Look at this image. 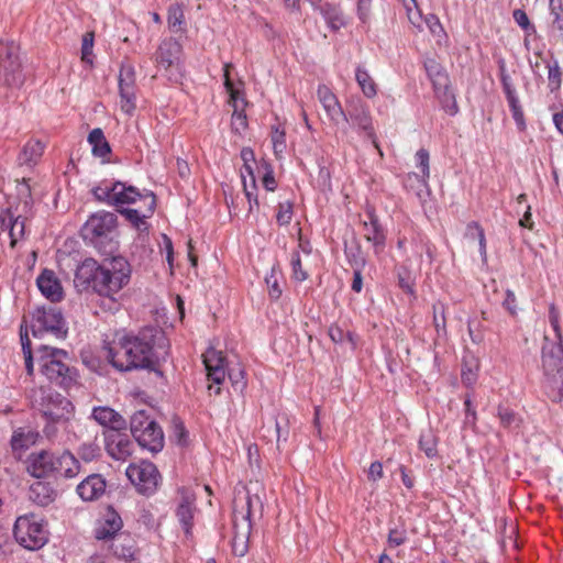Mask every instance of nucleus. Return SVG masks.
Masks as SVG:
<instances>
[{"label":"nucleus","mask_w":563,"mask_h":563,"mask_svg":"<svg viewBox=\"0 0 563 563\" xmlns=\"http://www.w3.org/2000/svg\"><path fill=\"white\" fill-rule=\"evenodd\" d=\"M158 334L156 330L145 329L135 335H122L103 347L104 357L121 372L152 369L162 357L161 352L155 347L156 341L164 339Z\"/></svg>","instance_id":"f257e3e1"},{"label":"nucleus","mask_w":563,"mask_h":563,"mask_svg":"<svg viewBox=\"0 0 563 563\" xmlns=\"http://www.w3.org/2000/svg\"><path fill=\"white\" fill-rule=\"evenodd\" d=\"M27 399L31 407L44 418L43 433L48 440L59 439V426L67 433L66 441L76 440L74 430L78 422L74 419L75 406L68 398L49 388L38 387L29 391Z\"/></svg>","instance_id":"f03ea898"},{"label":"nucleus","mask_w":563,"mask_h":563,"mask_svg":"<svg viewBox=\"0 0 563 563\" xmlns=\"http://www.w3.org/2000/svg\"><path fill=\"white\" fill-rule=\"evenodd\" d=\"M131 265L123 256H113L102 262L99 279L95 284V292L114 299L131 279Z\"/></svg>","instance_id":"7ed1b4c3"},{"label":"nucleus","mask_w":563,"mask_h":563,"mask_svg":"<svg viewBox=\"0 0 563 563\" xmlns=\"http://www.w3.org/2000/svg\"><path fill=\"white\" fill-rule=\"evenodd\" d=\"M118 217L110 211H98L91 214L81 228V236L100 253H111L115 246L113 233Z\"/></svg>","instance_id":"20e7f679"},{"label":"nucleus","mask_w":563,"mask_h":563,"mask_svg":"<svg viewBox=\"0 0 563 563\" xmlns=\"http://www.w3.org/2000/svg\"><path fill=\"white\" fill-rule=\"evenodd\" d=\"M65 350L42 345L36 350V361L41 373L51 382L68 387L74 380L73 369L65 363Z\"/></svg>","instance_id":"39448f33"},{"label":"nucleus","mask_w":563,"mask_h":563,"mask_svg":"<svg viewBox=\"0 0 563 563\" xmlns=\"http://www.w3.org/2000/svg\"><path fill=\"white\" fill-rule=\"evenodd\" d=\"M549 321L554 330L555 338L561 341L560 312L554 305L549 307ZM542 366L544 374L552 385L563 380V346L561 342L544 345L542 349Z\"/></svg>","instance_id":"423d86ee"},{"label":"nucleus","mask_w":563,"mask_h":563,"mask_svg":"<svg viewBox=\"0 0 563 563\" xmlns=\"http://www.w3.org/2000/svg\"><path fill=\"white\" fill-rule=\"evenodd\" d=\"M91 192L99 202L117 208L141 202L144 194L126 183L108 179L100 181Z\"/></svg>","instance_id":"0eeeda50"},{"label":"nucleus","mask_w":563,"mask_h":563,"mask_svg":"<svg viewBox=\"0 0 563 563\" xmlns=\"http://www.w3.org/2000/svg\"><path fill=\"white\" fill-rule=\"evenodd\" d=\"M251 508L252 497L250 495L241 499H235L234 501L233 537L231 545L233 554L240 558L244 556L249 551L252 531Z\"/></svg>","instance_id":"6e6552de"},{"label":"nucleus","mask_w":563,"mask_h":563,"mask_svg":"<svg viewBox=\"0 0 563 563\" xmlns=\"http://www.w3.org/2000/svg\"><path fill=\"white\" fill-rule=\"evenodd\" d=\"M130 428L132 435L143 449L157 453L164 448L162 428L145 411H137L131 417Z\"/></svg>","instance_id":"1a4fd4ad"},{"label":"nucleus","mask_w":563,"mask_h":563,"mask_svg":"<svg viewBox=\"0 0 563 563\" xmlns=\"http://www.w3.org/2000/svg\"><path fill=\"white\" fill-rule=\"evenodd\" d=\"M15 540L27 550H38L48 540L47 531L35 515H24L16 519L14 525Z\"/></svg>","instance_id":"9d476101"},{"label":"nucleus","mask_w":563,"mask_h":563,"mask_svg":"<svg viewBox=\"0 0 563 563\" xmlns=\"http://www.w3.org/2000/svg\"><path fill=\"white\" fill-rule=\"evenodd\" d=\"M24 81L20 48L14 42L0 48V82L7 87H20Z\"/></svg>","instance_id":"9b49d317"},{"label":"nucleus","mask_w":563,"mask_h":563,"mask_svg":"<svg viewBox=\"0 0 563 563\" xmlns=\"http://www.w3.org/2000/svg\"><path fill=\"white\" fill-rule=\"evenodd\" d=\"M31 329L35 338L52 334L57 339H63L67 333L63 314L54 308L35 309L32 313Z\"/></svg>","instance_id":"f8f14e48"},{"label":"nucleus","mask_w":563,"mask_h":563,"mask_svg":"<svg viewBox=\"0 0 563 563\" xmlns=\"http://www.w3.org/2000/svg\"><path fill=\"white\" fill-rule=\"evenodd\" d=\"M125 474L137 493L144 496L153 495L158 488L161 474L151 462L142 461L137 464H131L128 466Z\"/></svg>","instance_id":"ddd939ff"},{"label":"nucleus","mask_w":563,"mask_h":563,"mask_svg":"<svg viewBox=\"0 0 563 563\" xmlns=\"http://www.w3.org/2000/svg\"><path fill=\"white\" fill-rule=\"evenodd\" d=\"M181 52V45L175 38L162 41L154 55L156 67L164 70L169 77L179 73Z\"/></svg>","instance_id":"4468645a"},{"label":"nucleus","mask_w":563,"mask_h":563,"mask_svg":"<svg viewBox=\"0 0 563 563\" xmlns=\"http://www.w3.org/2000/svg\"><path fill=\"white\" fill-rule=\"evenodd\" d=\"M140 203L141 206L137 208H126L119 211L140 233H143L148 230L146 219L154 213L156 197L152 191H144Z\"/></svg>","instance_id":"2eb2a0df"},{"label":"nucleus","mask_w":563,"mask_h":563,"mask_svg":"<svg viewBox=\"0 0 563 563\" xmlns=\"http://www.w3.org/2000/svg\"><path fill=\"white\" fill-rule=\"evenodd\" d=\"M55 453L46 450L32 452L26 459V471L35 478H45L54 475Z\"/></svg>","instance_id":"dca6fc26"},{"label":"nucleus","mask_w":563,"mask_h":563,"mask_svg":"<svg viewBox=\"0 0 563 563\" xmlns=\"http://www.w3.org/2000/svg\"><path fill=\"white\" fill-rule=\"evenodd\" d=\"M347 121H351L353 126L363 131L369 139H374V128L369 108L361 100L356 99L347 103Z\"/></svg>","instance_id":"f3484780"},{"label":"nucleus","mask_w":563,"mask_h":563,"mask_svg":"<svg viewBox=\"0 0 563 563\" xmlns=\"http://www.w3.org/2000/svg\"><path fill=\"white\" fill-rule=\"evenodd\" d=\"M100 267L101 264L93 258L84 260L75 271V287L79 291H85L90 288L95 291V284L100 275Z\"/></svg>","instance_id":"a211bd4d"},{"label":"nucleus","mask_w":563,"mask_h":563,"mask_svg":"<svg viewBox=\"0 0 563 563\" xmlns=\"http://www.w3.org/2000/svg\"><path fill=\"white\" fill-rule=\"evenodd\" d=\"M180 494V500L176 508V517L183 527L185 533L187 536L191 534V529L194 527V517L196 514V497L195 495L185 489L181 488L178 490Z\"/></svg>","instance_id":"6ab92c4d"},{"label":"nucleus","mask_w":563,"mask_h":563,"mask_svg":"<svg viewBox=\"0 0 563 563\" xmlns=\"http://www.w3.org/2000/svg\"><path fill=\"white\" fill-rule=\"evenodd\" d=\"M317 96L329 119L334 124H339L341 121H347L346 113L343 111L336 96L328 86L320 85L317 89Z\"/></svg>","instance_id":"aec40b11"},{"label":"nucleus","mask_w":563,"mask_h":563,"mask_svg":"<svg viewBox=\"0 0 563 563\" xmlns=\"http://www.w3.org/2000/svg\"><path fill=\"white\" fill-rule=\"evenodd\" d=\"M367 220L363 221L364 236L372 243L376 254L380 253L386 243V234L373 209L366 211Z\"/></svg>","instance_id":"412c9836"},{"label":"nucleus","mask_w":563,"mask_h":563,"mask_svg":"<svg viewBox=\"0 0 563 563\" xmlns=\"http://www.w3.org/2000/svg\"><path fill=\"white\" fill-rule=\"evenodd\" d=\"M36 285L41 294L52 302H58L64 297L60 280L51 269H44L36 278Z\"/></svg>","instance_id":"4be33fe9"},{"label":"nucleus","mask_w":563,"mask_h":563,"mask_svg":"<svg viewBox=\"0 0 563 563\" xmlns=\"http://www.w3.org/2000/svg\"><path fill=\"white\" fill-rule=\"evenodd\" d=\"M107 482L100 474H90L76 487L78 496L85 501H93L104 495Z\"/></svg>","instance_id":"5701e85b"},{"label":"nucleus","mask_w":563,"mask_h":563,"mask_svg":"<svg viewBox=\"0 0 563 563\" xmlns=\"http://www.w3.org/2000/svg\"><path fill=\"white\" fill-rule=\"evenodd\" d=\"M202 361L207 371V376L214 384L220 385L227 375L224 367V357L220 351L209 347L202 355Z\"/></svg>","instance_id":"b1692460"},{"label":"nucleus","mask_w":563,"mask_h":563,"mask_svg":"<svg viewBox=\"0 0 563 563\" xmlns=\"http://www.w3.org/2000/svg\"><path fill=\"white\" fill-rule=\"evenodd\" d=\"M104 441L108 454L114 460L124 461L132 453L133 443L124 434L106 432Z\"/></svg>","instance_id":"393cba45"},{"label":"nucleus","mask_w":563,"mask_h":563,"mask_svg":"<svg viewBox=\"0 0 563 563\" xmlns=\"http://www.w3.org/2000/svg\"><path fill=\"white\" fill-rule=\"evenodd\" d=\"M90 418L98 424L111 429V432L122 430L126 426L125 419L108 406L93 407Z\"/></svg>","instance_id":"a878e982"},{"label":"nucleus","mask_w":563,"mask_h":563,"mask_svg":"<svg viewBox=\"0 0 563 563\" xmlns=\"http://www.w3.org/2000/svg\"><path fill=\"white\" fill-rule=\"evenodd\" d=\"M122 526L120 515L113 508L109 507L96 527L95 536L98 540L111 539L121 530Z\"/></svg>","instance_id":"bb28decb"},{"label":"nucleus","mask_w":563,"mask_h":563,"mask_svg":"<svg viewBox=\"0 0 563 563\" xmlns=\"http://www.w3.org/2000/svg\"><path fill=\"white\" fill-rule=\"evenodd\" d=\"M0 222L2 230L8 231L10 244L13 247L24 236L25 220L21 216H15L11 209H7L1 212Z\"/></svg>","instance_id":"cd10ccee"},{"label":"nucleus","mask_w":563,"mask_h":563,"mask_svg":"<svg viewBox=\"0 0 563 563\" xmlns=\"http://www.w3.org/2000/svg\"><path fill=\"white\" fill-rule=\"evenodd\" d=\"M55 467L54 475L64 478H74L81 470L78 459L70 451L55 454Z\"/></svg>","instance_id":"c85d7f7f"},{"label":"nucleus","mask_w":563,"mask_h":563,"mask_svg":"<svg viewBox=\"0 0 563 563\" xmlns=\"http://www.w3.org/2000/svg\"><path fill=\"white\" fill-rule=\"evenodd\" d=\"M56 496V490L46 482H35L29 488L30 500L42 507L51 505Z\"/></svg>","instance_id":"c756f323"},{"label":"nucleus","mask_w":563,"mask_h":563,"mask_svg":"<svg viewBox=\"0 0 563 563\" xmlns=\"http://www.w3.org/2000/svg\"><path fill=\"white\" fill-rule=\"evenodd\" d=\"M355 80L364 97H366L367 99H373L377 96V85L374 78L371 76V74L364 66H356Z\"/></svg>","instance_id":"7c9ffc66"},{"label":"nucleus","mask_w":563,"mask_h":563,"mask_svg":"<svg viewBox=\"0 0 563 563\" xmlns=\"http://www.w3.org/2000/svg\"><path fill=\"white\" fill-rule=\"evenodd\" d=\"M37 439V433L26 430L24 428H18L13 431L11 437V448L14 452H23L32 446Z\"/></svg>","instance_id":"2f4dec72"},{"label":"nucleus","mask_w":563,"mask_h":563,"mask_svg":"<svg viewBox=\"0 0 563 563\" xmlns=\"http://www.w3.org/2000/svg\"><path fill=\"white\" fill-rule=\"evenodd\" d=\"M88 143L91 145L93 156L106 158L110 153L111 148L106 140L103 131L99 128L93 129L88 135Z\"/></svg>","instance_id":"473e14b6"},{"label":"nucleus","mask_w":563,"mask_h":563,"mask_svg":"<svg viewBox=\"0 0 563 563\" xmlns=\"http://www.w3.org/2000/svg\"><path fill=\"white\" fill-rule=\"evenodd\" d=\"M426 70L428 74V77L432 81L433 89L440 90L442 87L448 86L449 84V77L441 67L440 64H438L435 60L430 59L426 63Z\"/></svg>","instance_id":"72a5a7b5"},{"label":"nucleus","mask_w":563,"mask_h":563,"mask_svg":"<svg viewBox=\"0 0 563 563\" xmlns=\"http://www.w3.org/2000/svg\"><path fill=\"white\" fill-rule=\"evenodd\" d=\"M43 152L44 144L38 140H31L24 145L19 161L21 164H34L42 156Z\"/></svg>","instance_id":"f704fd0d"},{"label":"nucleus","mask_w":563,"mask_h":563,"mask_svg":"<svg viewBox=\"0 0 563 563\" xmlns=\"http://www.w3.org/2000/svg\"><path fill=\"white\" fill-rule=\"evenodd\" d=\"M434 93L445 112H448L450 115H455L457 113L459 107L455 100V96L450 89L449 85L442 87L440 90H434Z\"/></svg>","instance_id":"c9c22d12"},{"label":"nucleus","mask_w":563,"mask_h":563,"mask_svg":"<svg viewBox=\"0 0 563 563\" xmlns=\"http://www.w3.org/2000/svg\"><path fill=\"white\" fill-rule=\"evenodd\" d=\"M437 442V437L428 429L420 434L419 448L429 459H433L438 455Z\"/></svg>","instance_id":"e433bc0d"},{"label":"nucleus","mask_w":563,"mask_h":563,"mask_svg":"<svg viewBox=\"0 0 563 563\" xmlns=\"http://www.w3.org/2000/svg\"><path fill=\"white\" fill-rule=\"evenodd\" d=\"M231 64H224L223 67V78H224V87L227 92L229 93V103L235 109V107L240 108L239 102L244 103L243 99L240 98V90L236 89L230 78V68Z\"/></svg>","instance_id":"4c0bfd02"},{"label":"nucleus","mask_w":563,"mask_h":563,"mask_svg":"<svg viewBox=\"0 0 563 563\" xmlns=\"http://www.w3.org/2000/svg\"><path fill=\"white\" fill-rule=\"evenodd\" d=\"M407 12L408 20L417 29H422V14L417 0H401Z\"/></svg>","instance_id":"58836bf2"},{"label":"nucleus","mask_w":563,"mask_h":563,"mask_svg":"<svg viewBox=\"0 0 563 563\" xmlns=\"http://www.w3.org/2000/svg\"><path fill=\"white\" fill-rule=\"evenodd\" d=\"M272 143L276 157L280 158L286 150V133L279 125L272 129Z\"/></svg>","instance_id":"ea45409f"},{"label":"nucleus","mask_w":563,"mask_h":563,"mask_svg":"<svg viewBox=\"0 0 563 563\" xmlns=\"http://www.w3.org/2000/svg\"><path fill=\"white\" fill-rule=\"evenodd\" d=\"M135 90V73L132 66H122L119 74V90Z\"/></svg>","instance_id":"a19ab883"},{"label":"nucleus","mask_w":563,"mask_h":563,"mask_svg":"<svg viewBox=\"0 0 563 563\" xmlns=\"http://www.w3.org/2000/svg\"><path fill=\"white\" fill-rule=\"evenodd\" d=\"M294 214V205L291 201H283L277 206L276 221L279 225H288Z\"/></svg>","instance_id":"79ce46f5"},{"label":"nucleus","mask_w":563,"mask_h":563,"mask_svg":"<svg viewBox=\"0 0 563 563\" xmlns=\"http://www.w3.org/2000/svg\"><path fill=\"white\" fill-rule=\"evenodd\" d=\"M120 108L126 114H132L136 107L135 90H119Z\"/></svg>","instance_id":"37998d69"},{"label":"nucleus","mask_w":563,"mask_h":563,"mask_svg":"<svg viewBox=\"0 0 563 563\" xmlns=\"http://www.w3.org/2000/svg\"><path fill=\"white\" fill-rule=\"evenodd\" d=\"M80 459L85 462H91L101 454V449L96 442H85L78 449Z\"/></svg>","instance_id":"c03bdc74"},{"label":"nucleus","mask_w":563,"mask_h":563,"mask_svg":"<svg viewBox=\"0 0 563 563\" xmlns=\"http://www.w3.org/2000/svg\"><path fill=\"white\" fill-rule=\"evenodd\" d=\"M498 417L500 423L506 428H517L520 423L519 417L511 409L504 406L498 407Z\"/></svg>","instance_id":"a18cd8bd"},{"label":"nucleus","mask_w":563,"mask_h":563,"mask_svg":"<svg viewBox=\"0 0 563 563\" xmlns=\"http://www.w3.org/2000/svg\"><path fill=\"white\" fill-rule=\"evenodd\" d=\"M329 336L334 343H343L347 340L353 349L356 346L353 333L350 331L344 332L339 325H331L329 328Z\"/></svg>","instance_id":"49530a36"},{"label":"nucleus","mask_w":563,"mask_h":563,"mask_svg":"<svg viewBox=\"0 0 563 563\" xmlns=\"http://www.w3.org/2000/svg\"><path fill=\"white\" fill-rule=\"evenodd\" d=\"M290 265L292 271V278L296 282H303L308 278V273L302 268V263L298 251L292 252Z\"/></svg>","instance_id":"de8ad7c7"},{"label":"nucleus","mask_w":563,"mask_h":563,"mask_svg":"<svg viewBox=\"0 0 563 563\" xmlns=\"http://www.w3.org/2000/svg\"><path fill=\"white\" fill-rule=\"evenodd\" d=\"M229 378L231 380L232 387L235 391L243 393L246 388V380L244 378L245 372L243 368H232L228 373Z\"/></svg>","instance_id":"09e8293b"},{"label":"nucleus","mask_w":563,"mask_h":563,"mask_svg":"<svg viewBox=\"0 0 563 563\" xmlns=\"http://www.w3.org/2000/svg\"><path fill=\"white\" fill-rule=\"evenodd\" d=\"M408 537H407V530L406 528L400 525L396 526L395 528L389 529L388 532V543L391 547H399L406 543Z\"/></svg>","instance_id":"8fccbe9b"},{"label":"nucleus","mask_w":563,"mask_h":563,"mask_svg":"<svg viewBox=\"0 0 563 563\" xmlns=\"http://www.w3.org/2000/svg\"><path fill=\"white\" fill-rule=\"evenodd\" d=\"M168 26L176 31L177 27H179L184 22V10L181 5L175 4L169 7L168 9Z\"/></svg>","instance_id":"3c124183"},{"label":"nucleus","mask_w":563,"mask_h":563,"mask_svg":"<svg viewBox=\"0 0 563 563\" xmlns=\"http://www.w3.org/2000/svg\"><path fill=\"white\" fill-rule=\"evenodd\" d=\"M433 323L438 334L445 333L444 305L441 302L433 305Z\"/></svg>","instance_id":"603ef678"},{"label":"nucleus","mask_w":563,"mask_h":563,"mask_svg":"<svg viewBox=\"0 0 563 563\" xmlns=\"http://www.w3.org/2000/svg\"><path fill=\"white\" fill-rule=\"evenodd\" d=\"M561 68L558 62L552 65H548V79L551 91H554L561 87Z\"/></svg>","instance_id":"864d4df0"},{"label":"nucleus","mask_w":563,"mask_h":563,"mask_svg":"<svg viewBox=\"0 0 563 563\" xmlns=\"http://www.w3.org/2000/svg\"><path fill=\"white\" fill-rule=\"evenodd\" d=\"M232 130L236 133H242L247 126L246 114L242 108L235 107L232 113Z\"/></svg>","instance_id":"5fc2aeb1"},{"label":"nucleus","mask_w":563,"mask_h":563,"mask_svg":"<svg viewBox=\"0 0 563 563\" xmlns=\"http://www.w3.org/2000/svg\"><path fill=\"white\" fill-rule=\"evenodd\" d=\"M512 18L515 22L526 32L529 34L536 32L534 25L530 22L527 13L521 9H516L512 12Z\"/></svg>","instance_id":"6e6d98bb"},{"label":"nucleus","mask_w":563,"mask_h":563,"mask_svg":"<svg viewBox=\"0 0 563 563\" xmlns=\"http://www.w3.org/2000/svg\"><path fill=\"white\" fill-rule=\"evenodd\" d=\"M512 118L520 131L526 129V121L522 108L520 106L519 99L512 100L508 102Z\"/></svg>","instance_id":"4d7b16f0"},{"label":"nucleus","mask_w":563,"mask_h":563,"mask_svg":"<svg viewBox=\"0 0 563 563\" xmlns=\"http://www.w3.org/2000/svg\"><path fill=\"white\" fill-rule=\"evenodd\" d=\"M324 18L332 30H339L345 24L342 13L336 9L325 11Z\"/></svg>","instance_id":"13d9d810"},{"label":"nucleus","mask_w":563,"mask_h":563,"mask_svg":"<svg viewBox=\"0 0 563 563\" xmlns=\"http://www.w3.org/2000/svg\"><path fill=\"white\" fill-rule=\"evenodd\" d=\"M92 47H93V34L86 33L82 36L81 43V59L86 63L92 64Z\"/></svg>","instance_id":"bf43d9fd"},{"label":"nucleus","mask_w":563,"mask_h":563,"mask_svg":"<svg viewBox=\"0 0 563 563\" xmlns=\"http://www.w3.org/2000/svg\"><path fill=\"white\" fill-rule=\"evenodd\" d=\"M500 81L503 85V90L506 95L507 101H512L516 99H519L516 92V89L511 82L510 76L506 74L505 71H501L500 74Z\"/></svg>","instance_id":"052dcab7"},{"label":"nucleus","mask_w":563,"mask_h":563,"mask_svg":"<svg viewBox=\"0 0 563 563\" xmlns=\"http://www.w3.org/2000/svg\"><path fill=\"white\" fill-rule=\"evenodd\" d=\"M265 282L268 287L269 296L273 299H278L282 295V289L279 287L278 278L276 276L274 268L272 269L271 274L265 277Z\"/></svg>","instance_id":"680f3d73"},{"label":"nucleus","mask_w":563,"mask_h":563,"mask_svg":"<svg viewBox=\"0 0 563 563\" xmlns=\"http://www.w3.org/2000/svg\"><path fill=\"white\" fill-rule=\"evenodd\" d=\"M416 161L418 167L421 168V173L423 178H429L430 168H429V152L424 148H420L416 153Z\"/></svg>","instance_id":"e2e57ef3"},{"label":"nucleus","mask_w":563,"mask_h":563,"mask_svg":"<svg viewBox=\"0 0 563 563\" xmlns=\"http://www.w3.org/2000/svg\"><path fill=\"white\" fill-rule=\"evenodd\" d=\"M263 168L265 169L264 176H263V185L266 190L274 191L277 187V183L274 177V172L269 164L264 163Z\"/></svg>","instance_id":"0e129e2a"},{"label":"nucleus","mask_w":563,"mask_h":563,"mask_svg":"<svg viewBox=\"0 0 563 563\" xmlns=\"http://www.w3.org/2000/svg\"><path fill=\"white\" fill-rule=\"evenodd\" d=\"M503 307L512 316L517 312V298L512 290L507 289L503 300Z\"/></svg>","instance_id":"69168bd1"},{"label":"nucleus","mask_w":563,"mask_h":563,"mask_svg":"<svg viewBox=\"0 0 563 563\" xmlns=\"http://www.w3.org/2000/svg\"><path fill=\"white\" fill-rule=\"evenodd\" d=\"M244 192L249 201V212H252L254 208H258V199L257 195L255 194V188H249L247 181H244Z\"/></svg>","instance_id":"338daca9"},{"label":"nucleus","mask_w":563,"mask_h":563,"mask_svg":"<svg viewBox=\"0 0 563 563\" xmlns=\"http://www.w3.org/2000/svg\"><path fill=\"white\" fill-rule=\"evenodd\" d=\"M384 475L383 464L378 461L373 462L368 468V479L376 482L380 479Z\"/></svg>","instance_id":"774afa93"}]
</instances>
